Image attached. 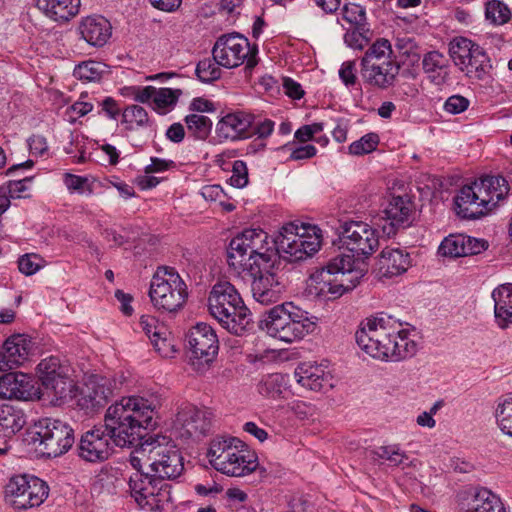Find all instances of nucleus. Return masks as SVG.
I'll return each instance as SVG.
<instances>
[{
    "label": "nucleus",
    "mask_w": 512,
    "mask_h": 512,
    "mask_svg": "<svg viewBox=\"0 0 512 512\" xmlns=\"http://www.w3.org/2000/svg\"><path fill=\"white\" fill-rule=\"evenodd\" d=\"M485 16L492 24L503 25L511 19V11L504 2L491 0L486 3Z\"/></svg>",
    "instance_id": "44"
},
{
    "label": "nucleus",
    "mask_w": 512,
    "mask_h": 512,
    "mask_svg": "<svg viewBox=\"0 0 512 512\" xmlns=\"http://www.w3.org/2000/svg\"><path fill=\"white\" fill-rule=\"evenodd\" d=\"M241 441L234 437H216L207 453L210 464L217 471L232 477H241L253 472L257 458L247 450L239 449Z\"/></svg>",
    "instance_id": "7"
},
{
    "label": "nucleus",
    "mask_w": 512,
    "mask_h": 512,
    "mask_svg": "<svg viewBox=\"0 0 512 512\" xmlns=\"http://www.w3.org/2000/svg\"><path fill=\"white\" fill-rule=\"evenodd\" d=\"M113 381L109 378L93 375L81 389L77 405L85 413H93L103 408L108 400L113 396Z\"/></svg>",
    "instance_id": "18"
},
{
    "label": "nucleus",
    "mask_w": 512,
    "mask_h": 512,
    "mask_svg": "<svg viewBox=\"0 0 512 512\" xmlns=\"http://www.w3.org/2000/svg\"><path fill=\"white\" fill-rule=\"evenodd\" d=\"M399 70L400 66L397 62H386L383 65L371 63L361 66V76L365 83L386 89L394 84Z\"/></svg>",
    "instance_id": "29"
},
{
    "label": "nucleus",
    "mask_w": 512,
    "mask_h": 512,
    "mask_svg": "<svg viewBox=\"0 0 512 512\" xmlns=\"http://www.w3.org/2000/svg\"><path fill=\"white\" fill-rule=\"evenodd\" d=\"M30 152L33 155L42 156L48 151L46 138L41 135H33L28 140Z\"/></svg>",
    "instance_id": "61"
},
{
    "label": "nucleus",
    "mask_w": 512,
    "mask_h": 512,
    "mask_svg": "<svg viewBox=\"0 0 512 512\" xmlns=\"http://www.w3.org/2000/svg\"><path fill=\"white\" fill-rule=\"evenodd\" d=\"M459 512H505L500 497L485 487H477L460 497Z\"/></svg>",
    "instance_id": "24"
},
{
    "label": "nucleus",
    "mask_w": 512,
    "mask_h": 512,
    "mask_svg": "<svg viewBox=\"0 0 512 512\" xmlns=\"http://www.w3.org/2000/svg\"><path fill=\"white\" fill-rule=\"evenodd\" d=\"M104 72L103 63L89 60L78 64L73 70V75L79 80L92 82L100 80Z\"/></svg>",
    "instance_id": "43"
},
{
    "label": "nucleus",
    "mask_w": 512,
    "mask_h": 512,
    "mask_svg": "<svg viewBox=\"0 0 512 512\" xmlns=\"http://www.w3.org/2000/svg\"><path fill=\"white\" fill-rule=\"evenodd\" d=\"M374 454L377 458L387 460L393 466H398L403 463L407 456L402 452L399 447L395 445L380 446Z\"/></svg>",
    "instance_id": "49"
},
{
    "label": "nucleus",
    "mask_w": 512,
    "mask_h": 512,
    "mask_svg": "<svg viewBox=\"0 0 512 512\" xmlns=\"http://www.w3.org/2000/svg\"><path fill=\"white\" fill-rule=\"evenodd\" d=\"M422 68L428 79L437 86L445 84L449 79L448 59L437 50L424 54Z\"/></svg>",
    "instance_id": "34"
},
{
    "label": "nucleus",
    "mask_w": 512,
    "mask_h": 512,
    "mask_svg": "<svg viewBox=\"0 0 512 512\" xmlns=\"http://www.w3.org/2000/svg\"><path fill=\"white\" fill-rule=\"evenodd\" d=\"M395 48L403 55L416 54L417 45L414 39L410 37H398L395 42Z\"/></svg>",
    "instance_id": "64"
},
{
    "label": "nucleus",
    "mask_w": 512,
    "mask_h": 512,
    "mask_svg": "<svg viewBox=\"0 0 512 512\" xmlns=\"http://www.w3.org/2000/svg\"><path fill=\"white\" fill-rule=\"evenodd\" d=\"M187 348L191 358L204 363L211 362L218 353L219 342L214 329L206 323H197L187 336Z\"/></svg>",
    "instance_id": "17"
},
{
    "label": "nucleus",
    "mask_w": 512,
    "mask_h": 512,
    "mask_svg": "<svg viewBox=\"0 0 512 512\" xmlns=\"http://www.w3.org/2000/svg\"><path fill=\"white\" fill-rule=\"evenodd\" d=\"M155 406L141 396L122 397L108 407L104 425L94 426L82 434L78 455L87 462H103L119 447L133 446L143 438L142 430L155 425Z\"/></svg>",
    "instance_id": "2"
},
{
    "label": "nucleus",
    "mask_w": 512,
    "mask_h": 512,
    "mask_svg": "<svg viewBox=\"0 0 512 512\" xmlns=\"http://www.w3.org/2000/svg\"><path fill=\"white\" fill-rule=\"evenodd\" d=\"M101 111L99 113H104L109 119H117L120 115V108L112 97H106L100 102Z\"/></svg>",
    "instance_id": "63"
},
{
    "label": "nucleus",
    "mask_w": 512,
    "mask_h": 512,
    "mask_svg": "<svg viewBox=\"0 0 512 512\" xmlns=\"http://www.w3.org/2000/svg\"><path fill=\"white\" fill-rule=\"evenodd\" d=\"M142 331L152 342V338L165 335L167 327L160 323L159 320L152 315H142L139 320Z\"/></svg>",
    "instance_id": "48"
},
{
    "label": "nucleus",
    "mask_w": 512,
    "mask_h": 512,
    "mask_svg": "<svg viewBox=\"0 0 512 512\" xmlns=\"http://www.w3.org/2000/svg\"><path fill=\"white\" fill-rule=\"evenodd\" d=\"M386 62H396L393 57L391 43L384 38L376 40L365 52L361 59V66L371 63L383 65Z\"/></svg>",
    "instance_id": "37"
},
{
    "label": "nucleus",
    "mask_w": 512,
    "mask_h": 512,
    "mask_svg": "<svg viewBox=\"0 0 512 512\" xmlns=\"http://www.w3.org/2000/svg\"><path fill=\"white\" fill-rule=\"evenodd\" d=\"M509 192L507 180L500 175H485L464 185L454 198L455 211L464 219H479L492 212Z\"/></svg>",
    "instance_id": "3"
},
{
    "label": "nucleus",
    "mask_w": 512,
    "mask_h": 512,
    "mask_svg": "<svg viewBox=\"0 0 512 512\" xmlns=\"http://www.w3.org/2000/svg\"><path fill=\"white\" fill-rule=\"evenodd\" d=\"M414 204L408 196H393L384 209V218L393 228L406 227L411 223Z\"/></svg>",
    "instance_id": "33"
},
{
    "label": "nucleus",
    "mask_w": 512,
    "mask_h": 512,
    "mask_svg": "<svg viewBox=\"0 0 512 512\" xmlns=\"http://www.w3.org/2000/svg\"><path fill=\"white\" fill-rule=\"evenodd\" d=\"M339 77L346 86H352L356 83L355 63L346 61L341 65Z\"/></svg>",
    "instance_id": "59"
},
{
    "label": "nucleus",
    "mask_w": 512,
    "mask_h": 512,
    "mask_svg": "<svg viewBox=\"0 0 512 512\" xmlns=\"http://www.w3.org/2000/svg\"><path fill=\"white\" fill-rule=\"evenodd\" d=\"M121 115L122 124L128 131H137L152 125L146 109L136 104L126 106Z\"/></svg>",
    "instance_id": "38"
},
{
    "label": "nucleus",
    "mask_w": 512,
    "mask_h": 512,
    "mask_svg": "<svg viewBox=\"0 0 512 512\" xmlns=\"http://www.w3.org/2000/svg\"><path fill=\"white\" fill-rule=\"evenodd\" d=\"M363 30L364 27L348 30L344 35V42L353 49H363L369 42Z\"/></svg>",
    "instance_id": "56"
},
{
    "label": "nucleus",
    "mask_w": 512,
    "mask_h": 512,
    "mask_svg": "<svg viewBox=\"0 0 512 512\" xmlns=\"http://www.w3.org/2000/svg\"><path fill=\"white\" fill-rule=\"evenodd\" d=\"M32 349L31 339L24 334L8 337L0 348V371H9L28 361Z\"/></svg>",
    "instance_id": "21"
},
{
    "label": "nucleus",
    "mask_w": 512,
    "mask_h": 512,
    "mask_svg": "<svg viewBox=\"0 0 512 512\" xmlns=\"http://www.w3.org/2000/svg\"><path fill=\"white\" fill-rule=\"evenodd\" d=\"M297 382L312 391H327L333 387V376L323 365L303 363L294 373Z\"/></svg>",
    "instance_id": "25"
},
{
    "label": "nucleus",
    "mask_w": 512,
    "mask_h": 512,
    "mask_svg": "<svg viewBox=\"0 0 512 512\" xmlns=\"http://www.w3.org/2000/svg\"><path fill=\"white\" fill-rule=\"evenodd\" d=\"M37 6L46 17L62 24L78 15L81 0H37Z\"/></svg>",
    "instance_id": "31"
},
{
    "label": "nucleus",
    "mask_w": 512,
    "mask_h": 512,
    "mask_svg": "<svg viewBox=\"0 0 512 512\" xmlns=\"http://www.w3.org/2000/svg\"><path fill=\"white\" fill-rule=\"evenodd\" d=\"M395 320L386 314L380 313L361 321L355 333L359 348L374 359L390 361V345L396 333Z\"/></svg>",
    "instance_id": "9"
},
{
    "label": "nucleus",
    "mask_w": 512,
    "mask_h": 512,
    "mask_svg": "<svg viewBox=\"0 0 512 512\" xmlns=\"http://www.w3.org/2000/svg\"><path fill=\"white\" fill-rule=\"evenodd\" d=\"M180 95L179 90H173L171 88H156L154 94V104L159 109H165L174 105Z\"/></svg>",
    "instance_id": "51"
},
{
    "label": "nucleus",
    "mask_w": 512,
    "mask_h": 512,
    "mask_svg": "<svg viewBox=\"0 0 512 512\" xmlns=\"http://www.w3.org/2000/svg\"><path fill=\"white\" fill-rule=\"evenodd\" d=\"M496 423L499 429L512 437V397H500L495 409Z\"/></svg>",
    "instance_id": "40"
},
{
    "label": "nucleus",
    "mask_w": 512,
    "mask_h": 512,
    "mask_svg": "<svg viewBox=\"0 0 512 512\" xmlns=\"http://www.w3.org/2000/svg\"><path fill=\"white\" fill-rule=\"evenodd\" d=\"M449 55L454 64L470 78L483 79L491 68L486 51L465 37H455L449 44Z\"/></svg>",
    "instance_id": "14"
},
{
    "label": "nucleus",
    "mask_w": 512,
    "mask_h": 512,
    "mask_svg": "<svg viewBox=\"0 0 512 512\" xmlns=\"http://www.w3.org/2000/svg\"><path fill=\"white\" fill-rule=\"evenodd\" d=\"M31 177H24L22 179H13L7 182L5 187L2 189H6V193L10 198H25L24 194L28 190V184L31 182Z\"/></svg>",
    "instance_id": "54"
},
{
    "label": "nucleus",
    "mask_w": 512,
    "mask_h": 512,
    "mask_svg": "<svg viewBox=\"0 0 512 512\" xmlns=\"http://www.w3.org/2000/svg\"><path fill=\"white\" fill-rule=\"evenodd\" d=\"M87 183V178L77 176L74 174H65L64 184L70 192L82 193L84 185Z\"/></svg>",
    "instance_id": "62"
},
{
    "label": "nucleus",
    "mask_w": 512,
    "mask_h": 512,
    "mask_svg": "<svg viewBox=\"0 0 512 512\" xmlns=\"http://www.w3.org/2000/svg\"><path fill=\"white\" fill-rule=\"evenodd\" d=\"M379 143V136L376 133H368L349 146V152L353 155H363L374 151Z\"/></svg>",
    "instance_id": "46"
},
{
    "label": "nucleus",
    "mask_w": 512,
    "mask_h": 512,
    "mask_svg": "<svg viewBox=\"0 0 512 512\" xmlns=\"http://www.w3.org/2000/svg\"><path fill=\"white\" fill-rule=\"evenodd\" d=\"M153 306L164 312H177L188 298V288L180 274L172 267H159L149 288Z\"/></svg>",
    "instance_id": "10"
},
{
    "label": "nucleus",
    "mask_w": 512,
    "mask_h": 512,
    "mask_svg": "<svg viewBox=\"0 0 512 512\" xmlns=\"http://www.w3.org/2000/svg\"><path fill=\"white\" fill-rule=\"evenodd\" d=\"M43 266V259L37 254H26L19 258V271L27 276L35 274Z\"/></svg>",
    "instance_id": "52"
},
{
    "label": "nucleus",
    "mask_w": 512,
    "mask_h": 512,
    "mask_svg": "<svg viewBox=\"0 0 512 512\" xmlns=\"http://www.w3.org/2000/svg\"><path fill=\"white\" fill-rule=\"evenodd\" d=\"M401 326V323L395 320V326L393 327L396 333L391 337L390 362L411 358L417 352V343L411 338L410 332Z\"/></svg>",
    "instance_id": "35"
},
{
    "label": "nucleus",
    "mask_w": 512,
    "mask_h": 512,
    "mask_svg": "<svg viewBox=\"0 0 512 512\" xmlns=\"http://www.w3.org/2000/svg\"><path fill=\"white\" fill-rule=\"evenodd\" d=\"M487 248L485 240L465 235V256L479 254Z\"/></svg>",
    "instance_id": "58"
},
{
    "label": "nucleus",
    "mask_w": 512,
    "mask_h": 512,
    "mask_svg": "<svg viewBox=\"0 0 512 512\" xmlns=\"http://www.w3.org/2000/svg\"><path fill=\"white\" fill-rule=\"evenodd\" d=\"M470 101L459 94L450 96L444 103V111L456 115L466 111L469 107Z\"/></svg>",
    "instance_id": "55"
},
{
    "label": "nucleus",
    "mask_w": 512,
    "mask_h": 512,
    "mask_svg": "<svg viewBox=\"0 0 512 512\" xmlns=\"http://www.w3.org/2000/svg\"><path fill=\"white\" fill-rule=\"evenodd\" d=\"M494 317L500 329L512 325V283L501 284L492 291Z\"/></svg>",
    "instance_id": "32"
},
{
    "label": "nucleus",
    "mask_w": 512,
    "mask_h": 512,
    "mask_svg": "<svg viewBox=\"0 0 512 512\" xmlns=\"http://www.w3.org/2000/svg\"><path fill=\"white\" fill-rule=\"evenodd\" d=\"M173 167H175V162L172 160H165L157 157H152L151 163L145 168V173L151 174L163 172Z\"/></svg>",
    "instance_id": "60"
},
{
    "label": "nucleus",
    "mask_w": 512,
    "mask_h": 512,
    "mask_svg": "<svg viewBox=\"0 0 512 512\" xmlns=\"http://www.w3.org/2000/svg\"><path fill=\"white\" fill-rule=\"evenodd\" d=\"M35 395L32 378L24 373H7L0 377V397L28 400Z\"/></svg>",
    "instance_id": "28"
},
{
    "label": "nucleus",
    "mask_w": 512,
    "mask_h": 512,
    "mask_svg": "<svg viewBox=\"0 0 512 512\" xmlns=\"http://www.w3.org/2000/svg\"><path fill=\"white\" fill-rule=\"evenodd\" d=\"M77 30L81 39L93 47H102L111 37L112 27L103 16L92 15L81 19Z\"/></svg>",
    "instance_id": "27"
},
{
    "label": "nucleus",
    "mask_w": 512,
    "mask_h": 512,
    "mask_svg": "<svg viewBox=\"0 0 512 512\" xmlns=\"http://www.w3.org/2000/svg\"><path fill=\"white\" fill-rule=\"evenodd\" d=\"M27 440L49 458L65 454L74 444V430L59 419L42 418L27 430Z\"/></svg>",
    "instance_id": "8"
},
{
    "label": "nucleus",
    "mask_w": 512,
    "mask_h": 512,
    "mask_svg": "<svg viewBox=\"0 0 512 512\" xmlns=\"http://www.w3.org/2000/svg\"><path fill=\"white\" fill-rule=\"evenodd\" d=\"M438 254L444 257L458 258L465 256V235L451 234L438 248Z\"/></svg>",
    "instance_id": "42"
},
{
    "label": "nucleus",
    "mask_w": 512,
    "mask_h": 512,
    "mask_svg": "<svg viewBox=\"0 0 512 512\" xmlns=\"http://www.w3.org/2000/svg\"><path fill=\"white\" fill-rule=\"evenodd\" d=\"M152 345L160 356L164 358H172L176 353L174 340L171 337V333L166 329L165 335L157 336L152 338Z\"/></svg>",
    "instance_id": "50"
},
{
    "label": "nucleus",
    "mask_w": 512,
    "mask_h": 512,
    "mask_svg": "<svg viewBox=\"0 0 512 512\" xmlns=\"http://www.w3.org/2000/svg\"><path fill=\"white\" fill-rule=\"evenodd\" d=\"M257 389L264 397L280 399L286 389L285 376L280 373L268 374L260 380Z\"/></svg>",
    "instance_id": "39"
},
{
    "label": "nucleus",
    "mask_w": 512,
    "mask_h": 512,
    "mask_svg": "<svg viewBox=\"0 0 512 512\" xmlns=\"http://www.w3.org/2000/svg\"><path fill=\"white\" fill-rule=\"evenodd\" d=\"M140 450L147 458L152 477L159 481L158 487L169 491L162 481L175 480L184 472V458L175 442L165 435H150L140 443Z\"/></svg>",
    "instance_id": "6"
},
{
    "label": "nucleus",
    "mask_w": 512,
    "mask_h": 512,
    "mask_svg": "<svg viewBox=\"0 0 512 512\" xmlns=\"http://www.w3.org/2000/svg\"><path fill=\"white\" fill-rule=\"evenodd\" d=\"M259 327L273 338L292 343L312 333L316 323L307 311L292 302H286L266 311L259 322Z\"/></svg>",
    "instance_id": "5"
},
{
    "label": "nucleus",
    "mask_w": 512,
    "mask_h": 512,
    "mask_svg": "<svg viewBox=\"0 0 512 512\" xmlns=\"http://www.w3.org/2000/svg\"><path fill=\"white\" fill-rule=\"evenodd\" d=\"M412 266L410 254L401 248L385 247L377 257L376 276L380 279L398 277Z\"/></svg>",
    "instance_id": "20"
},
{
    "label": "nucleus",
    "mask_w": 512,
    "mask_h": 512,
    "mask_svg": "<svg viewBox=\"0 0 512 512\" xmlns=\"http://www.w3.org/2000/svg\"><path fill=\"white\" fill-rule=\"evenodd\" d=\"M26 424L23 412L11 405L0 406V434L11 437Z\"/></svg>",
    "instance_id": "36"
},
{
    "label": "nucleus",
    "mask_w": 512,
    "mask_h": 512,
    "mask_svg": "<svg viewBox=\"0 0 512 512\" xmlns=\"http://www.w3.org/2000/svg\"><path fill=\"white\" fill-rule=\"evenodd\" d=\"M341 246L357 256L368 257L379 246V233L363 221H345L338 228Z\"/></svg>",
    "instance_id": "16"
},
{
    "label": "nucleus",
    "mask_w": 512,
    "mask_h": 512,
    "mask_svg": "<svg viewBox=\"0 0 512 512\" xmlns=\"http://www.w3.org/2000/svg\"><path fill=\"white\" fill-rule=\"evenodd\" d=\"M254 120L255 116L248 112L228 113L217 123V135L219 138L232 141L249 138Z\"/></svg>",
    "instance_id": "23"
},
{
    "label": "nucleus",
    "mask_w": 512,
    "mask_h": 512,
    "mask_svg": "<svg viewBox=\"0 0 512 512\" xmlns=\"http://www.w3.org/2000/svg\"><path fill=\"white\" fill-rule=\"evenodd\" d=\"M188 132L196 139L205 140L211 132L212 121L200 114H189L184 119Z\"/></svg>",
    "instance_id": "41"
},
{
    "label": "nucleus",
    "mask_w": 512,
    "mask_h": 512,
    "mask_svg": "<svg viewBox=\"0 0 512 512\" xmlns=\"http://www.w3.org/2000/svg\"><path fill=\"white\" fill-rule=\"evenodd\" d=\"M274 259L268 265L249 264V268L243 272L251 278V292L253 298L263 304L269 305L279 301L286 290V282L283 275L272 271Z\"/></svg>",
    "instance_id": "13"
},
{
    "label": "nucleus",
    "mask_w": 512,
    "mask_h": 512,
    "mask_svg": "<svg viewBox=\"0 0 512 512\" xmlns=\"http://www.w3.org/2000/svg\"><path fill=\"white\" fill-rule=\"evenodd\" d=\"M274 130V122L270 119H264L263 121L254 120V124L251 128V136L257 135L259 138L269 137Z\"/></svg>",
    "instance_id": "57"
},
{
    "label": "nucleus",
    "mask_w": 512,
    "mask_h": 512,
    "mask_svg": "<svg viewBox=\"0 0 512 512\" xmlns=\"http://www.w3.org/2000/svg\"><path fill=\"white\" fill-rule=\"evenodd\" d=\"M139 454H142L140 449L128 459L135 470L128 479L131 494L140 505L160 506L169 500V493L163 486L158 487L159 481L152 477L151 471H143Z\"/></svg>",
    "instance_id": "12"
},
{
    "label": "nucleus",
    "mask_w": 512,
    "mask_h": 512,
    "mask_svg": "<svg viewBox=\"0 0 512 512\" xmlns=\"http://www.w3.org/2000/svg\"><path fill=\"white\" fill-rule=\"evenodd\" d=\"M243 299L238 290L228 281H218L212 286L208 296V310L210 315H222L224 311L234 305L242 304Z\"/></svg>",
    "instance_id": "26"
},
{
    "label": "nucleus",
    "mask_w": 512,
    "mask_h": 512,
    "mask_svg": "<svg viewBox=\"0 0 512 512\" xmlns=\"http://www.w3.org/2000/svg\"><path fill=\"white\" fill-rule=\"evenodd\" d=\"M229 182L233 187L243 188L248 183V169L247 165L242 160H236L232 166V175Z\"/></svg>",
    "instance_id": "53"
},
{
    "label": "nucleus",
    "mask_w": 512,
    "mask_h": 512,
    "mask_svg": "<svg viewBox=\"0 0 512 512\" xmlns=\"http://www.w3.org/2000/svg\"><path fill=\"white\" fill-rule=\"evenodd\" d=\"M364 274L355 267L354 256L341 254L311 275L310 286L318 296L334 300L354 289Z\"/></svg>",
    "instance_id": "4"
},
{
    "label": "nucleus",
    "mask_w": 512,
    "mask_h": 512,
    "mask_svg": "<svg viewBox=\"0 0 512 512\" xmlns=\"http://www.w3.org/2000/svg\"><path fill=\"white\" fill-rule=\"evenodd\" d=\"M257 54V46H251L249 40L239 33L220 36L212 49L214 60L228 69L246 63V68L251 70L258 63Z\"/></svg>",
    "instance_id": "11"
},
{
    "label": "nucleus",
    "mask_w": 512,
    "mask_h": 512,
    "mask_svg": "<svg viewBox=\"0 0 512 512\" xmlns=\"http://www.w3.org/2000/svg\"><path fill=\"white\" fill-rule=\"evenodd\" d=\"M48 492V486L38 477L18 475L5 487V501L15 509L25 510L42 504Z\"/></svg>",
    "instance_id": "15"
},
{
    "label": "nucleus",
    "mask_w": 512,
    "mask_h": 512,
    "mask_svg": "<svg viewBox=\"0 0 512 512\" xmlns=\"http://www.w3.org/2000/svg\"><path fill=\"white\" fill-rule=\"evenodd\" d=\"M342 17L345 21L358 28L364 27L366 23V11L359 4L349 3L344 5Z\"/></svg>",
    "instance_id": "47"
},
{
    "label": "nucleus",
    "mask_w": 512,
    "mask_h": 512,
    "mask_svg": "<svg viewBox=\"0 0 512 512\" xmlns=\"http://www.w3.org/2000/svg\"><path fill=\"white\" fill-rule=\"evenodd\" d=\"M39 380L46 390H50L56 397L62 398L69 390V379L60 360L51 356L43 359L37 366Z\"/></svg>",
    "instance_id": "22"
},
{
    "label": "nucleus",
    "mask_w": 512,
    "mask_h": 512,
    "mask_svg": "<svg viewBox=\"0 0 512 512\" xmlns=\"http://www.w3.org/2000/svg\"><path fill=\"white\" fill-rule=\"evenodd\" d=\"M221 66L213 58H206L198 62L196 75L201 82L209 83L221 77Z\"/></svg>",
    "instance_id": "45"
},
{
    "label": "nucleus",
    "mask_w": 512,
    "mask_h": 512,
    "mask_svg": "<svg viewBox=\"0 0 512 512\" xmlns=\"http://www.w3.org/2000/svg\"><path fill=\"white\" fill-rule=\"evenodd\" d=\"M268 234L262 229H246L229 244L227 262L239 276L253 262L267 266L277 254L290 262L304 260L321 247L322 232L312 224L290 222L281 227L270 245Z\"/></svg>",
    "instance_id": "1"
},
{
    "label": "nucleus",
    "mask_w": 512,
    "mask_h": 512,
    "mask_svg": "<svg viewBox=\"0 0 512 512\" xmlns=\"http://www.w3.org/2000/svg\"><path fill=\"white\" fill-rule=\"evenodd\" d=\"M213 318L225 330L238 336L251 329L252 325V315L244 301L240 305H234L232 308H229L228 312L224 311L222 315H216Z\"/></svg>",
    "instance_id": "30"
},
{
    "label": "nucleus",
    "mask_w": 512,
    "mask_h": 512,
    "mask_svg": "<svg viewBox=\"0 0 512 512\" xmlns=\"http://www.w3.org/2000/svg\"><path fill=\"white\" fill-rule=\"evenodd\" d=\"M175 424L180 429L181 437L200 438L211 429L212 413L207 408L185 405L178 411Z\"/></svg>",
    "instance_id": "19"
}]
</instances>
